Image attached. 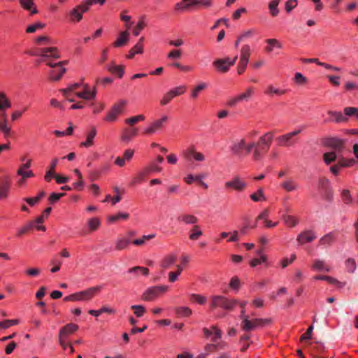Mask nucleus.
I'll return each instance as SVG.
<instances>
[{"label":"nucleus","instance_id":"f257e3e1","mask_svg":"<svg viewBox=\"0 0 358 358\" xmlns=\"http://www.w3.org/2000/svg\"><path fill=\"white\" fill-rule=\"evenodd\" d=\"M273 137V133L269 131L259 138L258 142L255 143L256 148L253 152L254 159L259 160L263 154L266 153L268 150Z\"/></svg>","mask_w":358,"mask_h":358},{"label":"nucleus","instance_id":"f03ea898","mask_svg":"<svg viewBox=\"0 0 358 358\" xmlns=\"http://www.w3.org/2000/svg\"><path fill=\"white\" fill-rule=\"evenodd\" d=\"M101 289V286L90 287L85 290L73 293L64 298V301H89L92 299Z\"/></svg>","mask_w":358,"mask_h":358},{"label":"nucleus","instance_id":"7ed1b4c3","mask_svg":"<svg viewBox=\"0 0 358 358\" xmlns=\"http://www.w3.org/2000/svg\"><path fill=\"white\" fill-rule=\"evenodd\" d=\"M238 303L236 299H229L224 296L217 295L211 298L210 308L212 309L221 308L224 310H231Z\"/></svg>","mask_w":358,"mask_h":358},{"label":"nucleus","instance_id":"20e7f679","mask_svg":"<svg viewBox=\"0 0 358 358\" xmlns=\"http://www.w3.org/2000/svg\"><path fill=\"white\" fill-rule=\"evenodd\" d=\"M301 129H296L292 132L279 136L276 138L277 143L279 146L289 147L292 146L296 142L295 137L299 134Z\"/></svg>","mask_w":358,"mask_h":358},{"label":"nucleus","instance_id":"39448f33","mask_svg":"<svg viewBox=\"0 0 358 358\" xmlns=\"http://www.w3.org/2000/svg\"><path fill=\"white\" fill-rule=\"evenodd\" d=\"M30 55L41 57V62L46 58L59 59L61 57L58 49L55 47L39 48L33 52H30Z\"/></svg>","mask_w":358,"mask_h":358},{"label":"nucleus","instance_id":"423d86ee","mask_svg":"<svg viewBox=\"0 0 358 358\" xmlns=\"http://www.w3.org/2000/svg\"><path fill=\"white\" fill-rule=\"evenodd\" d=\"M127 103L126 100L122 99L115 103L108 111L104 120L107 122H114L116 120L118 115H120L124 109V106Z\"/></svg>","mask_w":358,"mask_h":358},{"label":"nucleus","instance_id":"0eeeda50","mask_svg":"<svg viewBox=\"0 0 358 358\" xmlns=\"http://www.w3.org/2000/svg\"><path fill=\"white\" fill-rule=\"evenodd\" d=\"M237 59V55H236L231 60L229 58L217 59L213 62V65L220 72L226 73L229 70L230 66L234 65Z\"/></svg>","mask_w":358,"mask_h":358},{"label":"nucleus","instance_id":"6e6552de","mask_svg":"<svg viewBox=\"0 0 358 358\" xmlns=\"http://www.w3.org/2000/svg\"><path fill=\"white\" fill-rule=\"evenodd\" d=\"M240 318L242 320L241 326L243 331H249L260 327L259 323L257 322L258 319L250 320L249 317L245 315L244 310L241 311Z\"/></svg>","mask_w":358,"mask_h":358},{"label":"nucleus","instance_id":"1a4fd4ad","mask_svg":"<svg viewBox=\"0 0 358 358\" xmlns=\"http://www.w3.org/2000/svg\"><path fill=\"white\" fill-rule=\"evenodd\" d=\"M185 91L186 87L185 85H180L171 90L163 96L160 100V104L162 106L168 104L175 96L184 94Z\"/></svg>","mask_w":358,"mask_h":358},{"label":"nucleus","instance_id":"9d476101","mask_svg":"<svg viewBox=\"0 0 358 358\" xmlns=\"http://www.w3.org/2000/svg\"><path fill=\"white\" fill-rule=\"evenodd\" d=\"M166 286H155L148 289L142 295V299L150 301L156 299L160 293L166 292Z\"/></svg>","mask_w":358,"mask_h":358},{"label":"nucleus","instance_id":"9b49d317","mask_svg":"<svg viewBox=\"0 0 358 358\" xmlns=\"http://www.w3.org/2000/svg\"><path fill=\"white\" fill-rule=\"evenodd\" d=\"M167 121L168 117L166 115H164L161 118L155 120L145 129L144 134L146 135H152L156 133L164 127Z\"/></svg>","mask_w":358,"mask_h":358},{"label":"nucleus","instance_id":"f8f14e48","mask_svg":"<svg viewBox=\"0 0 358 358\" xmlns=\"http://www.w3.org/2000/svg\"><path fill=\"white\" fill-rule=\"evenodd\" d=\"M315 232L310 229L301 231L296 238V241L299 245H304L307 243H311L316 238Z\"/></svg>","mask_w":358,"mask_h":358},{"label":"nucleus","instance_id":"ddd939ff","mask_svg":"<svg viewBox=\"0 0 358 358\" xmlns=\"http://www.w3.org/2000/svg\"><path fill=\"white\" fill-rule=\"evenodd\" d=\"M226 187H231L234 189L242 192L246 187V183L238 176H235L231 180L225 182Z\"/></svg>","mask_w":358,"mask_h":358},{"label":"nucleus","instance_id":"4468645a","mask_svg":"<svg viewBox=\"0 0 358 358\" xmlns=\"http://www.w3.org/2000/svg\"><path fill=\"white\" fill-rule=\"evenodd\" d=\"M78 329L77 324L69 323L60 329L59 331V337L66 338L69 336L74 333Z\"/></svg>","mask_w":358,"mask_h":358},{"label":"nucleus","instance_id":"2eb2a0df","mask_svg":"<svg viewBox=\"0 0 358 358\" xmlns=\"http://www.w3.org/2000/svg\"><path fill=\"white\" fill-rule=\"evenodd\" d=\"M96 94V89L94 88L92 91H90L88 85L86 84L84 85V90L83 92L76 93V95L79 98L85 100H90L94 99L95 98Z\"/></svg>","mask_w":358,"mask_h":358},{"label":"nucleus","instance_id":"dca6fc26","mask_svg":"<svg viewBox=\"0 0 358 358\" xmlns=\"http://www.w3.org/2000/svg\"><path fill=\"white\" fill-rule=\"evenodd\" d=\"M0 131L5 137H8L10 132V127L8 126L6 111L0 112Z\"/></svg>","mask_w":358,"mask_h":358},{"label":"nucleus","instance_id":"f3484780","mask_svg":"<svg viewBox=\"0 0 358 358\" xmlns=\"http://www.w3.org/2000/svg\"><path fill=\"white\" fill-rule=\"evenodd\" d=\"M326 145L334 149L337 152H340L343 148L344 142L343 140L336 138H330L326 141Z\"/></svg>","mask_w":358,"mask_h":358},{"label":"nucleus","instance_id":"a211bd4d","mask_svg":"<svg viewBox=\"0 0 358 358\" xmlns=\"http://www.w3.org/2000/svg\"><path fill=\"white\" fill-rule=\"evenodd\" d=\"M59 63H61L59 66V73L58 74H56V71H55V70H51L49 73L50 79L53 81H57V80H60L62 76H63V74L66 72V69L64 67H63V66L65 64H67L68 61L67 60L62 61V62H59Z\"/></svg>","mask_w":358,"mask_h":358},{"label":"nucleus","instance_id":"6ab92c4d","mask_svg":"<svg viewBox=\"0 0 358 358\" xmlns=\"http://www.w3.org/2000/svg\"><path fill=\"white\" fill-rule=\"evenodd\" d=\"M20 4L24 9L30 11L31 15L38 13L34 0H20Z\"/></svg>","mask_w":358,"mask_h":358},{"label":"nucleus","instance_id":"aec40b11","mask_svg":"<svg viewBox=\"0 0 358 358\" xmlns=\"http://www.w3.org/2000/svg\"><path fill=\"white\" fill-rule=\"evenodd\" d=\"M10 185V179L8 176H5L1 182H0V199L7 196V193Z\"/></svg>","mask_w":358,"mask_h":358},{"label":"nucleus","instance_id":"412c9836","mask_svg":"<svg viewBox=\"0 0 358 358\" xmlns=\"http://www.w3.org/2000/svg\"><path fill=\"white\" fill-rule=\"evenodd\" d=\"M57 163H58V159L57 158H55L52 160L50 165V169L46 172V173L44 176V179L45 181L50 182L52 179V178L55 177L56 175L55 173V170L57 165Z\"/></svg>","mask_w":358,"mask_h":358},{"label":"nucleus","instance_id":"4be33fe9","mask_svg":"<svg viewBox=\"0 0 358 358\" xmlns=\"http://www.w3.org/2000/svg\"><path fill=\"white\" fill-rule=\"evenodd\" d=\"M178 220L186 224H195L198 222V218L191 214H181L178 217Z\"/></svg>","mask_w":358,"mask_h":358},{"label":"nucleus","instance_id":"5701e85b","mask_svg":"<svg viewBox=\"0 0 358 358\" xmlns=\"http://www.w3.org/2000/svg\"><path fill=\"white\" fill-rule=\"evenodd\" d=\"M240 54L239 61L249 62V59L251 55L250 46L248 44L243 45L240 50Z\"/></svg>","mask_w":358,"mask_h":358},{"label":"nucleus","instance_id":"b1692460","mask_svg":"<svg viewBox=\"0 0 358 358\" xmlns=\"http://www.w3.org/2000/svg\"><path fill=\"white\" fill-rule=\"evenodd\" d=\"M138 134V129L136 128L125 129L121 136V139L123 141L129 142L132 137L136 136Z\"/></svg>","mask_w":358,"mask_h":358},{"label":"nucleus","instance_id":"393cba45","mask_svg":"<svg viewBox=\"0 0 358 358\" xmlns=\"http://www.w3.org/2000/svg\"><path fill=\"white\" fill-rule=\"evenodd\" d=\"M328 114L334 118L333 120H329V121H334L336 123L345 122L348 121V117L344 116L341 112L329 110L328 111Z\"/></svg>","mask_w":358,"mask_h":358},{"label":"nucleus","instance_id":"a878e982","mask_svg":"<svg viewBox=\"0 0 358 358\" xmlns=\"http://www.w3.org/2000/svg\"><path fill=\"white\" fill-rule=\"evenodd\" d=\"M129 34L127 31L121 32L119 38L113 43V45L119 48L126 45L129 40Z\"/></svg>","mask_w":358,"mask_h":358},{"label":"nucleus","instance_id":"bb28decb","mask_svg":"<svg viewBox=\"0 0 358 358\" xmlns=\"http://www.w3.org/2000/svg\"><path fill=\"white\" fill-rule=\"evenodd\" d=\"M11 103L6 94L3 92H0V112L6 111V109L10 108Z\"/></svg>","mask_w":358,"mask_h":358},{"label":"nucleus","instance_id":"cd10ccee","mask_svg":"<svg viewBox=\"0 0 358 358\" xmlns=\"http://www.w3.org/2000/svg\"><path fill=\"white\" fill-rule=\"evenodd\" d=\"M203 235V231L199 225L194 224L190 230L189 238L192 241L197 240Z\"/></svg>","mask_w":358,"mask_h":358},{"label":"nucleus","instance_id":"c85d7f7f","mask_svg":"<svg viewBox=\"0 0 358 358\" xmlns=\"http://www.w3.org/2000/svg\"><path fill=\"white\" fill-rule=\"evenodd\" d=\"M266 43L268 44V46L266 48V51L267 52H271L274 48H282V44L280 43V41L275 38L266 39Z\"/></svg>","mask_w":358,"mask_h":358},{"label":"nucleus","instance_id":"c756f323","mask_svg":"<svg viewBox=\"0 0 358 358\" xmlns=\"http://www.w3.org/2000/svg\"><path fill=\"white\" fill-rule=\"evenodd\" d=\"M245 141L244 139H241L238 142H236L233 144L231 149V151L237 155H240L242 150L245 149Z\"/></svg>","mask_w":358,"mask_h":358},{"label":"nucleus","instance_id":"7c9ffc66","mask_svg":"<svg viewBox=\"0 0 358 358\" xmlns=\"http://www.w3.org/2000/svg\"><path fill=\"white\" fill-rule=\"evenodd\" d=\"M335 240L333 233H329L320 238L319 244L321 245H331Z\"/></svg>","mask_w":358,"mask_h":358},{"label":"nucleus","instance_id":"2f4dec72","mask_svg":"<svg viewBox=\"0 0 358 358\" xmlns=\"http://www.w3.org/2000/svg\"><path fill=\"white\" fill-rule=\"evenodd\" d=\"M280 3V0H271L268 3V9L270 14L273 17H275L279 14V9L278 8Z\"/></svg>","mask_w":358,"mask_h":358},{"label":"nucleus","instance_id":"473e14b6","mask_svg":"<svg viewBox=\"0 0 358 358\" xmlns=\"http://www.w3.org/2000/svg\"><path fill=\"white\" fill-rule=\"evenodd\" d=\"M176 260V256L175 255H169L163 259L161 266L164 268H168L175 263Z\"/></svg>","mask_w":358,"mask_h":358},{"label":"nucleus","instance_id":"72a5a7b5","mask_svg":"<svg viewBox=\"0 0 358 358\" xmlns=\"http://www.w3.org/2000/svg\"><path fill=\"white\" fill-rule=\"evenodd\" d=\"M312 268L319 271H326L327 272L330 270L328 266H325L324 262L320 259L314 260Z\"/></svg>","mask_w":358,"mask_h":358},{"label":"nucleus","instance_id":"f704fd0d","mask_svg":"<svg viewBox=\"0 0 358 358\" xmlns=\"http://www.w3.org/2000/svg\"><path fill=\"white\" fill-rule=\"evenodd\" d=\"M96 134V130L94 127L92 129L90 132L87 136V140L85 142L80 143L81 146L90 147L93 144V139Z\"/></svg>","mask_w":358,"mask_h":358},{"label":"nucleus","instance_id":"c9c22d12","mask_svg":"<svg viewBox=\"0 0 358 358\" xmlns=\"http://www.w3.org/2000/svg\"><path fill=\"white\" fill-rule=\"evenodd\" d=\"M281 187L287 192H292L298 188V185L292 180H288L281 184Z\"/></svg>","mask_w":358,"mask_h":358},{"label":"nucleus","instance_id":"e433bc0d","mask_svg":"<svg viewBox=\"0 0 358 358\" xmlns=\"http://www.w3.org/2000/svg\"><path fill=\"white\" fill-rule=\"evenodd\" d=\"M101 224L100 220L97 217L90 218L87 222L90 232L94 231L98 229Z\"/></svg>","mask_w":358,"mask_h":358},{"label":"nucleus","instance_id":"4c0bfd02","mask_svg":"<svg viewBox=\"0 0 358 358\" xmlns=\"http://www.w3.org/2000/svg\"><path fill=\"white\" fill-rule=\"evenodd\" d=\"M130 239L126 238H120L115 243V249L117 250H122L125 249L130 243Z\"/></svg>","mask_w":358,"mask_h":358},{"label":"nucleus","instance_id":"58836bf2","mask_svg":"<svg viewBox=\"0 0 358 358\" xmlns=\"http://www.w3.org/2000/svg\"><path fill=\"white\" fill-rule=\"evenodd\" d=\"M282 219L286 225L289 227H294L299 222L298 219L292 215H285L282 216Z\"/></svg>","mask_w":358,"mask_h":358},{"label":"nucleus","instance_id":"ea45409f","mask_svg":"<svg viewBox=\"0 0 358 358\" xmlns=\"http://www.w3.org/2000/svg\"><path fill=\"white\" fill-rule=\"evenodd\" d=\"M191 4L189 1L182 0L175 5V10L178 12H183L185 10H190Z\"/></svg>","mask_w":358,"mask_h":358},{"label":"nucleus","instance_id":"a19ab883","mask_svg":"<svg viewBox=\"0 0 358 358\" xmlns=\"http://www.w3.org/2000/svg\"><path fill=\"white\" fill-rule=\"evenodd\" d=\"M143 45L140 43H137L134 47H133L129 52V54L127 55L128 59H131L134 57L136 54H141L143 52Z\"/></svg>","mask_w":358,"mask_h":358},{"label":"nucleus","instance_id":"79ce46f5","mask_svg":"<svg viewBox=\"0 0 358 358\" xmlns=\"http://www.w3.org/2000/svg\"><path fill=\"white\" fill-rule=\"evenodd\" d=\"M70 15L72 21L79 22L83 18V13L78 6L70 11Z\"/></svg>","mask_w":358,"mask_h":358},{"label":"nucleus","instance_id":"37998d69","mask_svg":"<svg viewBox=\"0 0 358 358\" xmlns=\"http://www.w3.org/2000/svg\"><path fill=\"white\" fill-rule=\"evenodd\" d=\"M108 70L114 74H117L120 78H122L124 71L123 66L111 65L108 66Z\"/></svg>","mask_w":358,"mask_h":358},{"label":"nucleus","instance_id":"c03bdc74","mask_svg":"<svg viewBox=\"0 0 358 358\" xmlns=\"http://www.w3.org/2000/svg\"><path fill=\"white\" fill-rule=\"evenodd\" d=\"M144 20H145V16L141 17L138 24L134 29L133 33L136 36H138L141 31H142L146 26V24H145Z\"/></svg>","mask_w":358,"mask_h":358},{"label":"nucleus","instance_id":"a18cd8bd","mask_svg":"<svg viewBox=\"0 0 358 358\" xmlns=\"http://www.w3.org/2000/svg\"><path fill=\"white\" fill-rule=\"evenodd\" d=\"M265 93L269 95H282L285 93V90L275 88L273 85H270L266 87Z\"/></svg>","mask_w":358,"mask_h":358},{"label":"nucleus","instance_id":"49530a36","mask_svg":"<svg viewBox=\"0 0 358 358\" xmlns=\"http://www.w3.org/2000/svg\"><path fill=\"white\" fill-rule=\"evenodd\" d=\"M336 157L337 156L335 152H326L323 155L324 161L327 164H329L331 162L336 161Z\"/></svg>","mask_w":358,"mask_h":358},{"label":"nucleus","instance_id":"de8ad7c7","mask_svg":"<svg viewBox=\"0 0 358 358\" xmlns=\"http://www.w3.org/2000/svg\"><path fill=\"white\" fill-rule=\"evenodd\" d=\"M131 308L134 310V314L136 317H141L145 313V308L143 306L141 305H133L131 306Z\"/></svg>","mask_w":358,"mask_h":358},{"label":"nucleus","instance_id":"09e8293b","mask_svg":"<svg viewBox=\"0 0 358 358\" xmlns=\"http://www.w3.org/2000/svg\"><path fill=\"white\" fill-rule=\"evenodd\" d=\"M145 117L143 115H138L125 120V122L130 125H134L139 121L145 120Z\"/></svg>","mask_w":358,"mask_h":358},{"label":"nucleus","instance_id":"8fccbe9b","mask_svg":"<svg viewBox=\"0 0 358 358\" xmlns=\"http://www.w3.org/2000/svg\"><path fill=\"white\" fill-rule=\"evenodd\" d=\"M19 323V320H6L0 322V328L8 329L11 326L16 325Z\"/></svg>","mask_w":358,"mask_h":358},{"label":"nucleus","instance_id":"3c124183","mask_svg":"<svg viewBox=\"0 0 358 358\" xmlns=\"http://www.w3.org/2000/svg\"><path fill=\"white\" fill-rule=\"evenodd\" d=\"M250 198L252 201L256 202L262 200H265L263 189L262 188H259L256 193H254L250 195Z\"/></svg>","mask_w":358,"mask_h":358},{"label":"nucleus","instance_id":"603ef678","mask_svg":"<svg viewBox=\"0 0 358 358\" xmlns=\"http://www.w3.org/2000/svg\"><path fill=\"white\" fill-rule=\"evenodd\" d=\"M138 271L145 276L149 274V270L145 267L135 266L129 268L128 271V272L131 273H137Z\"/></svg>","mask_w":358,"mask_h":358},{"label":"nucleus","instance_id":"864d4df0","mask_svg":"<svg viewBox=\"0 0 358 358\" xmlns=\"http://www.w3.org/2000/svg\"><path fill=\"white\" fill-rule=\"evenodd\" d=\"M128 217H129V214L128 213H119L117 215H110L108 217V220L110 222H114L118 220L119 219L127 220Z\"/></svg>","mask_w":358,"mask_h":358},{"label":"nucleus","instance_id":"5fc2aeb1","mask_svg":"<svg viewBox=\"0 0 358 358\" xmlns=\"http://www.w3.org/2000/svg\"><path fill=\"white\" fill-rule=\"evenodd\" d=\"M176 313L182 317H188L192 314V310L187 307H180L177 308Z\"/></svg>","mask_w":358,"mask_h":358},{"label":"nucleus","instance_id":"6e6d98bb","mask_svg":"<svg viewBox=\"0 0 358 358\" xmlns=\"http://www.w3.org/2000/svg\"><path fill=\"white\" fill-rule=\"evenodd\" d=\"M344 114L346 116H355L358 119V108L345 107L344 108Z\"/></svg>","mask_w":358,"mask_h":358},{"label":"nucleus","instance_id":"4d7b16f0","mask_svg":"<svg viewBox=\"0 0 358 358\" xmlns=\"http://www.w3.org/2000/svg\"><path fill=\"white\" fill-rule=\"evenodd\" d=\"M252 93H253L252 88H251V87L248 88L245 92L238 95L239 100H241V101H248L252 96Z\"/></svg>","mask_w":358,"mask_h":358},{"label":"nucleus","instance_id":"13d9d810","mask_svg":"<svg viewBox=\"0 0 358 358\" xmlns=\"http://www.w3.org/2000/svg\"><path fill=\"white\" fill-rule=\"evenodd\" d=\"M34 227V222H29L25 226L20 229L17 232V236H21L23 234H26L27 231H29L31 229Z\"/></svg>","mask_w":358,"mask_h":358},{"label":"nucleus","instance_id":"bf43d9fd","mask_svg":"<svg viewBox=\"0 0 358 358\" xmlns=\"http://www.w3.org/2000/svg\"><path fill=\"white\" fill-rule=\"evenodd\" d=\"M345 266L348 271L350 273H353L356 269L355 261L353 259H348L345 261Z\"/></svg>","mask_w":358,"mask_h":358},{"label":"nucleus","instance_id":"052dcab7","mask_svg":"<svg viewBox=\"0 0 358 358\" xmlns=\"http://www.w3.org/2000/svg\"><path fill=\"white\" fill-rule=\"evenodd\" d=\"M298 1L296 0H288L285 3V10L287 13H290L294 8L296 7Z\"/></svg>","mask_w":358,"mask_h":358},{"label":"nucleus","instance_id":"680f3d73","mask_svg":"<svg viewBox=\"0 0 358 358\" xmlns=\"http://www.w3.org/2000/svg\"><path fill=\"white\" fill-rule=\"evenodd\" d=\"M190 300L197 302L199 304H203L206 301L204 296L196 294H192L190 295Z\"/></svg>","mask_w":358,"mask_h":358},{"label":"nucleus","instance_id":"e2e57ef3","mask_svg":"<svg viewBox=\"0 0 358 358\" xmlns=\"http://www.w3.org/2000/svg\"><path fill=\"white\" fill-rule=\"evenodd\" d=\"M241 282L239 278L237 276H234L229 282V287L231 289H234L235 290H238L240 287Z\"/></svg>","mask_w":358,"mask_h":358},{"label":"nucleus","instance_id":"0e129e2a","mask_svg":"<svg viewBox=\"0 0 358 358\" xmlns=\"http://www.w3.org/2000/svg\"><path fill=\"white\" fill-rule=\"evenodd\" d=\"M36 42L38 45H42V44L50 45V44H52L50 38L46 36H38V38H36Z\"/></svg>","mask_w":358,"mask_h":358},{"label":"nucleus","instance_id":"69168bd1","mask_svg":"<svg viewBox=\"0 0 358 358\" xmlns=\"http://www.w3.org/2000/svg\"><path fill=\"white\" fill-rule=\"evenodd\" d=\"M64 195H65L64 193H52L50 195L49 199H48L49 202L51 204H53L55 202H57V201H59L60 199V198H62Z\"/></svg>","mask_w":358,"mask_h":358},{"label":"nucleus","instance_id":"338daca9","mask_svg":"<svg viewBox=\"0 0 358 358\" xmlns=\"http://www.w3.org/2000/svg\"><path fill=\"white\" fill-rule=\"evenodd\" d=\"M45 27V24L41 22H38L36 24L29 26L27 28L26 31L27 33H34L38 29H43Z\"/></svg>","mask_w":358,"mask_h":358},{"label":"nucleus","instance_id":"774afa93","mask_svg":"<svg viewBox=\"0 0 358 358\" xmlns=\"http://www.w3.org/2000/svg\"><path fill=\"white\" fill-rule=\"evenodd\" d=\"M92 5V1L85 0L82 4L78 6L82 13L87 12Z\"/></svg>","mask_w":358,"mask_h":358}]
</instances>
